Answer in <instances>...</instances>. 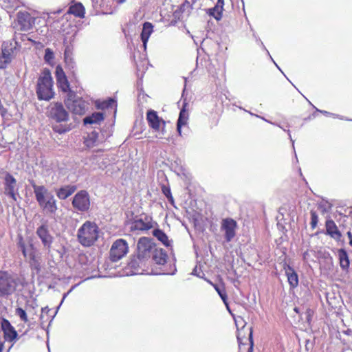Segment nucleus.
Returning a JSON list of instances; mask_svg holds the SVG:
<instances>
[{
	"instance_id": "1",
	"label": "nucleus",
	"mask_w": 352,
	"mask_h": 352,
	"mask_svg": "<svg viewBox=\"0 0 352 352\" xmlns=\"http://www.w3.org/2000/svg\"><path fill=\"white\" fill-rule=\"evenodd\" d=\"M34 189L36 200L42 210L48 214H55L58 207L54 195L45 186H38L34 181L30 182Z\"/></svg>"
},
{
	"instance_id": "2",
	"label": "nucleus",
	"mask_w": 352,
	"mask_h": 352,
	"mask_svg": "<svg viewBox=\"0 0 352 352\" xmlns=\"http://www.w3.org/2000/svg\"><path fill=\"white\" fill-rule=\"evenodd\" d=\"M20 285L21 282L16 274L0 270V298L8 299L16 294Z\"/></svg>"
},
{
	"instance_id": "3",
	"label": "nucleus",
	"mask_w": 352,
	"mask_h": 352,
	"mask_svg": "<svg viewBox=\"0 0 352 352\" xmlns=\"http://www.w3.org/2000/svg\"><path fill=\"white\" fill-rule=\"evenodd\" d=\"M36 94L40 100H50L54 97L53 80L49 69H45L38 78Z\"/></svg>"
},
{
	"instance_id": "4",
	"label": "nucleus",
	"mask_w": 352,
	"mask_h": 352,
	"mask_svg": "<svg viewBox=\"0 0 352 352\" xmlns=\"http://www.w3.org/2000/svg\"><path fill=\"white\" fill-rule=\"evenodd\" d=\"M78 239L85 247L94 245L99 236V228L95 223L86 221L78 230Z\"/></svg>"
},
{
	"instance_id": "5",
	"label": "nucleus",
	"mask_w": 352,
	"mask_h": 352,
	"mask_svg": "<svg viewBox=\"0 0 352 352\" xmlns=\"http://www.w3.org/2000/svg\"><path fill=\"white\" fill-rule=\"evenodd\" d=\"M67 109L72 113L82 115L88 109L89 103L80 98H78L74 91H69L65 100Z\"/></svg>"
},
{
	"instance_id": "6",
	"label": "nucleus",
	"mask_w": 352,
	"mask_h": 352,
	"mask_svg": "<svg viewBox=\"0 0 352 352\" xmlns=\"http://www.w3.org/2000/svg\"><path fill=\"white\" fill-rule=\"evenodd\" d=\"M156 246L151 239L140 238L137 244V255L151 264V256Z\"/></svg>"
},
{
	"instance_id": "7",
	"label": "nucleus",
	"mask_w": 352,
	"mask_h": 352,
	"mask_svg": "<svg viewBox=\"0 0 352 352\" xmlns=\"http://www.w3.org/2000/svg\"><path fill=\"white\" fill-rule=\"evenodd\" d=\"M16 41L14 44L9 42H3L1 45V53L0 54V69H4L12 62L16 53Z\"/></svg>"
},
{
	"instance_id": "8",
	"label": "nucleus",
	"mask_w": 352,
	"mask_h": 352,
	"mask_svg": "<svg viewBox=\"0 0 352 352\" xmlns=\"http://www.w3.org/2000/svg\"><path fill=\"white\" fill-rule=\"evenodd\" d=\"M129 251L127 242L122 239L115 241L110 249L109 258L113 262H116L124 257Z\"/></svg>"
},
{
	"instance_id": "9",
	"label": "nucleus",
	"mask_w": 352,
	"mask_h": 352,
	"mask_svg": "<svg viewBox=\"0 0 352 352\" xmlns=\"http://www.w3.org/2000/svg\"><path fill=\"white\" fill-rule=\"evenodd\" d=\"M47 116L56 122H65L68 120L69 113L60 102L51 103L47 107Z\"/></svg>"
},
{
	"instance_id": "10",
	"label": "nucleus",
	"mask_w": 352,
	"mask_h": 352,
	"mask_svg": "<svg viewBox=\"0 0 352 352\" xmlns=\"http://www.w3.org/2000/svg\"><path fill=\"white\" fill-rule=\"evenodd\" d=\"M0 173L4 175V194L14 201H16L18 188L16 187V179L8 171L0 170Z\"/></svg>"
},
{
	"instance_id": "11",
	"label": "nucleus",
	"mask_w": 352,
	"mask_h": 352,
	"mask_svg": "<svg viewBox=\"0 0 352 352\" xmlns=\"http://www.w3.org/2000/svg\"><path fill=\"white\" fill-rule=\"evenodd\" d=\"M72 206L80 212L88 210L90 206L89 196L87 191L80 190L74 197Z\"/></svg>"
},
{
	"instance_id": "12",
	"label": "nucleus",
	"mask_w": 352,
	"mask_h": 352,
	"mask_svg": "<svg viewBox=\"0 0 352 352\" xmlns=\"http://www.w3.org/2000/svg\"><path fill=\"white\" fill-rule=\"evenodd\" d=\"M152 218L149 216H141L140 218L134 219L131 223V229L132 230L146 231L154 227Z\"/></svg>"
},
{
	"instance_id": "13",
	"label": "nucleus",
	"mask_w": 352,
	"mask_h": 352,
	"mask_svg": "<svg viewBox=\"0 0 352 352\" xmlns=\"http://www.w3.org/2000/svg\"><path fill=\"white\" fill-rule=\"evenodd\" d=\"M151 264L144 259H142L138 255L133 258L129 263V267L134 274H142L148 273V268Z\"/></svg>"
},
{
	"instance_id": "14",
	"label": "nucleus",
	"mask_w": 352,
	"mask_h": 352,
	"mask_svg": "<svg viewBox=\"0 0 352 352\" xmlns=\"http://www.w3.org/2000/svg\"><path fill=\"white\" fill-rule=\"evenodd\" d=\"M236 222L230 218L223 219L221 223V230L225 232V239L227 242H230L235 236Z\"/></svg>"
},
{
	"instance_id": "15",
	"label": "nucleus",
	"mask_w": 352,
	"mask_h": 352,
	"mask_svg": "<svg viewBox=\"0 0 352 352\" xmlns=\"http://www.w3.org/2000/svg\"><path fill=\"white\" fill-rule=\"evenodd\" d=\"M1 329L4 334V338L6 341L12 342L17 339L18 333L14 327L11 324L8 320L2 318L1 322Z\"/></svg>"
},
{
	"instance_id": "16",
	"label": "nucleus",
	"mask_w": 352,
	"mask_h": 352,
	"mask_svg": "<svg viewBox=\"0 0 352 352\" xmlns=\"http://www.w3.org/2000/svg\"><path fill=\"white\" fill-rule=\"evenodd\" d=\"M146 120L149 126L155 131H160L161 125L163 129L166 124V122L158 116L157 112L152 109L147 111Z\"/></svg>"
},
{
	"instance_id": "17",
	"label": "nucleus",
	"mask_w": 352,
	"mask_h": 352,
	"mask_svg": "<svg viewBox=\"0 0 352 352\" xmlns=\"http://www.w3.org/2000/svg\"><path fill=\"white\" fill-rule=\"evenodd\" d=\"M56 76L57 85L63 92L68 94L69 91H73L70 89L69 81L63 69L60 66H57L56 68Z\"/></svg>"
},
{
	"instance_id": "18",
	"label": "nucleus",
	"mask_w": 352,
	"mask_h": 352,
	"mask_svg": "<svg viewBox=\"0 0 352 352\" xmlns=\"http://www.w3.org/2000/svg\"><path fill=\"white\" fill-rule=\"evenodd\" d=\"M36 233L41 240L43 246L49 250L53 242V237L50 234L47 226L45 224L41 225L37 228Z\"/></svg>"
},
{
	"instance_id": "19",
	"label": "nucleus",
	"mask_w": 352,
	"mask_h": 352,
	"mask_svg": "<svg viewBox=\"0 0 352 352\" xmlns=\"http://www.w3.org/2000/svg\"><path fill=\"white\" fill-rule=\"evenodd\" d=\"M19 29L22 31H28L32 28L34 19L28 12H19L17 17Z\"/></svg>"
},
{
	"instance_id": "20",
	"label": "nucleus",
	"mask_w": 352,
	"mask_h": 352,
	"mask_svg": "<svg viewBox=\"0 0 352 352\" xmlns=\"http://www.w3.org/2000/svg\"><path fill=\"white\" fill-rule=\"evenodd\" d=\"M325 228L326 234L330 236L332 239L337 241H340L342 234L332 219H327L326 221Z\"/></svg>"
},
{
	"instance_id": "21",
	"label": "nucleus",
	"mask_w": 352,
	"mask_h": 352,
	"mask_svg": "<svg viewBox=\"0 0 352 352\" xmlns=\"http://www.w3.org/2000/svg\"><path fill=\"white\" fill-rule=\"evenodd\" d=\"M167 258V254L163 249L155 248L151 256V264L154 263L157 265H164Z\"/></svg>"
},
{
	"instance_id": "22",
	"label": "nucleus",
	"mask_w": 352,
	"mask_h": 352,
	"mask_svg": "<svg viewBox=\"0 0 352 352\" xmlns=\"http://www.w3.org/2000/svg\"><path fill=\"white\" fill-rule=\"evenodd\" d=\"M76 190V186L67 185L55 190L58 199L64 200L72 195Z\"/></svg>"
},
{
	"instance_id": "23",
	"label": "nucleus",
	"mask_w": 352,
	"mask_h": 352,
	"mask_svg": "<svg viewBox=\"0 0 352 352\" xmlns=\"http://www.w3.org/2000/svg\"><path fill=\"white\" fill-rule=\"evenodd\" d=\"M338 257L341 269L343 271L347 272L349 268L350 261L346 251L342 248L339 249L338 250Z\"/></svg>"
},
{
	"instance_id": "24",
	"label": "nucleus",
	"mask_w": 352,
	"mask_h": 352,
	"mask_svg": "<svg viewBox=\"0 0 352 352\" xmlns=\"http://www.w3.org/2000/svg\"><path fill=\"white\" fill-rule=\"evenodd\" d=\"M206 280L209 284H210L211 285L213 286V287L214 288L216 292L218 293V294L221 297L223 303L226 306L227 309L230 312V309L229 308V305H228V303L227 301L228 296H227V294H226V291L224 285L223 284H221V285L214 284L210 280H208V279H206Z\"/></svg>"
},
{
	"instance_id": "25",
	"label": "nucleus",
	"mask_w": 352,
	"mask_h": 352,
	"mask_svg": "<svg viewBox=\"0 0 352 352\" xmlns=\"http://www.w3.org/2000/svg\"><path fill=\"white\" fill-rule=\"evenodd\" d=\"M186 104L184 103L182 110L180 111L179 118L177 122V130L180 136L182 135V126L186 125L188 120V113L186 110Z\"/></svg>"
},
{
	"instance_id": "26",
	"label": "nucleus",
	"mask_w": 352,
	"mask_h": 352,
	"mask_svg": "<svg viewBox=\"0 0 352 352\" xmlns=\"http://www.w3.org/2000/svg\"><path fill=\"white\" fill-rule=\"evenodd\" d=\"M153 31V26L149 22H145L143 24V28L141 33V40L143 43L144 49H146V43L148 38Z\"/></svg>"
},
{
	"instance_id": "27",
	"label": "nucleus",
	"mask_w": 352,
	"mask_h": 352,
	"mask_svg": "<svg viewBox=\"0 0 352 352\" xmlns=\"http://www.w3.org/2000/svg\"><path fill=\"white\" fill-rule=\"evenodd\" d=\"M224 5V0H217L215 6L209 9L208 14L212 16L217 21L222 17V11Z\"/></svg>"
},
{
	"instance_id": "28",
	"label": "nucleus",
	"mask_w": 352,
	"mask_h": 352,
	"mask_svg": "<svg viewBox=\"0 0 352 352\" xmlns=\"http://www.w3.org/2000/svg\"><path fill=\"white\" fill-rule=\"evenodd\" d=\"M285 273L287 276V280L289 285L292 288H295L298 285V276L295 270L288 266V267L285 270Z\"/></svg>"
},
{
	"instance_id": "29",
	"label": "nucleus",
	"mask_w": 352,
	"mask_h": 352,
	"mask_svg": "<svg viewBox=\"0 0 352 352\" xmlns=\"http://www.w3.org/2000/svg\"><path fill=\"white\" fill-rule=\"evenodd\" d=\"M104 119V115L101 112H94L91 115L86 116L84 120L85 124H100Z\"/></svg>"
},
{
	"instance_id": "30",
	"label": "nucleus",
	"mask_w": 352,
	"mask_h": 352,
	"mask_svg": "<svg viewBox=\"0 0 352 352\" xmlns=\"http://www.w3.org/2000/svg\"><path fill=\"white\" fill-rule=\"evenodd\" d=\"M69 12L79 18L85 17V8L81 3H76L69 8Z\"/></svg>"
},
{
	"instance_id": "31",
	"label": "nucleus",
	"mask_w": 352,
	"mask_h": 352,
	"mask_svg": "<svg viewBox=\"0 0 352 352\" xmlns=\"http://www.w3.org/2000/svg\"><path fill=\"white\" fill-rule=\"evenodd\" d=\"M153 234L165 246L170 247L171 245V241L168 240V236L162 230H154L153 231Z\"/></svg>"
},
{
	"instance_id": "32",
	"label": "nucleus",
	"mask_w": 352,
	"mask_h": 352,
	"mask_svg": "<svg viewBox=\"0 0 352 352\" xmlns=\"http://www.w3.org/2000/svg\"><path fill=\"white\" fill-rule=\"evenodd\" d=\"M99 134L96 131H92L91 133L88 135L87 138L85 140V144L89 147H93L95 145L98 144Z\"/></svg>"
},
{
	"instance_id": "33",
	"label": "nucleus",
	"mask_w": 352,
	"mask_h": 352,
	"mask_svg": "<svg viewBox=\"0 0 352 352\" xmlns=\"http://www.w3.org/2000/svg\"><path fill=\"white\" fill-rule=\"evenodd\" d=\"M44 59L45 61L48 64H51L54 59V52L50 48H46L45 50Z\"/></svg>"
},
{
	"instance_id": "34",
	"label": "nucleus",
	"mask_w": 352,
	"mask_h": 352,
	"mask_svg": "<svg viewBox=\"0 0 352 352\" xmlns=\"http://www.w3.org/2000/svg\"><path fill=\"white\" fill-rule=\"evenodd\" d=\"M15 314L23 322H27L28 321L26 311L21 307H17L15 310Z\"/></svg>"
},
{
	"instance_id": "35",
	"label": "nucleus",
	"mask_w": 352,
	"mask_h": 352,
	"mask_svg": "<svg viewBox=\"0 0 352 352\" xmlns=\"http://www.w3.org/2000/svg\"><path fill=\"white\" fill-rule=\"evenodd\" d=\"M311 229H315L317 226L318 222V216L316 211L311 210Z\"/></svg>"
},
{
	"instance_id": "36",
	"label": "nucleus",
	"mask_w": 352,
	"mask_h": 352,
	"mask_svg": "<svg viewBox=\"0 0 352 352\" xmlns=\"http://www.w3.org/2000/svg\"><path fill=\"white\" fill-rule=\"evenodd\" d=\"M115 103V100L112 98L109 99L107 101H104L101 104H97L98 109H105L112 107Z\"/></svg>"
},
{
	"instance_id": "37",
	"label": "nucleus",
	"mask_w": 352,
	"mask_h": 352,
	"mask_svg": "<svg viewBox=\"0 0 352 352\" xmlns=\"http://www.w3.org/2000/svg\"><path fill=\"white\" fill-rule=\"evenodd\" d=\"M53 130L58 133L60 134L64 133L67 131H69L70 130V128L69 126H67L65 125H54L53 126Z\"/></svg>"
},
{
	"instance_id": "38",
	"label": "nucleus",
	"mask_w": 352,
	"mask_h": 352,
	"mask_svg": "<svg viewBox=\"0 0 352 352\" xmlns=\"http://www.w3.org/2000/svg\"><path fill=\"white\" fill-rule=\"evenodd\" d=\"M162 190L163 194L167 197L168 201L171 203L173 202V197H172L170 189L169 187H167L166 186H163L162 187Z\"/></svg>"
},
{
	"instance_id": "39",
	"label": "nucleus",
	"mask_w": 352,
	"mask_h": 352,
	"mask_svg": "<svg viewBox=\"0 0 352 352\" xmlns=\"http://www.w3.org/2000/svg\"><path fill=\"white\" fill-rule=\"evenodd\" d=\"M249 340L250 342V346L249 347L248 352H252V351H253V340H252V331H250V333Z\"/></svg>"
},
{
	"instance_id": "40",
	"label": "nucleus",
	"mask_w": 352,
	"mask_h": 352,
	"mask_svg": "<svg viewBox=\"0 0 352 352\" xmlns=\"http://www.w3.org/2000/svg\"><path fill=\"white\" fill-rule=\"evenodd\" d=\"M19 247L20 249L23 248L25 247L24 242L23 241L22 238L20 239L19 243H18Z\"/></svg>"
},
{
	"instance_id": "41",
	"label": "nucleus",
	"mask_w": 352,
	"mask_h": 352,
	"mask_svg": "<svg viewBox=\"0 0 352 352\" xmlns=\"http://www.w3.org/2000/svg\"><path fill=\"white\" fill-rule=\"evenodd\" d=\"M192 274L200 277V276L197 273V267H195L192 270Z\"/></svg>"
},
{
	"instance_id": "42",
	"label": "nucleus",
	"mask_w": 352,
	"mask_h": 352,
	"mask_svg": "<svg viewBox=\"0 0 352 352\" xmlns=\"http://www.w3.org/2000/svg\"><path fill=\"white\" fill-rule=\"evenodd\" d=\"M74 287H72V289H70L67 293H66V294H65L63 295V299H62V302H63V300H64L65 299V298L67 297V294H68L69 292H72V290L73 289V288H74Z\"/></svg>"
},
{
	"instance_id": "43",
	"label": "nucleus",
	"mask_w": 352,
	"mask_h": 352,
	"mask_svg": "<svg viewBox=\"0 0 352 352\" xmlns=\"http://www.w3.org/2000/svg\"><path fill=\"white\" fill-rule=\"evenodd\" d=\"M24 256H27L25 247L21 249Z\"/></svg>"
},
{
	"instance_id": "44",
	"label": "nucleus",
	"mask_w": 352,
	"mask_h": 352,
	"mask_svg": "<svg viewBox=\"0 0 352 352\" xmlns=\"http://www.w3.org/2000/svg\"><path fill=\"white\" fill-rule=\"evenodd\" d=\"M50 309L47 307L42 308V313H47Z\"/></svg>"
},
{
	"instance_id": "45",
	"label": "nucleus",
	"mask_w": 352,
	"mask_h": 352,
	"mask_svg": "<svg viewBox=\"0 0 352 352\" xmlns=\"http://www.w3.org/2000/svg\"><path fill=\"white\" fill-rule=\"evenodd\" d=\"M317 111H318L321 112V113H323L324 115H327H327H329V114H330V113H329V112H327V111H320V110H318V109H317Z\"/></svg>"
},
{
	"instance_id": "46",
	"label": "nucleus",
	"mask_w": 352,
	"mask_h": 352,
	"mask_svg": "<svg viewBox=\"0 0 352 352\" xmlns=\"http://www.w3.org/2000/svg\"><path fill=\"white\" fill-rule=\"evenodd\" d=\"M308 256V252H305L303 253V259H306L307 256Z\"/></svg>"
},
{
	"instance_id": "47",
	"label": "nucleus",
	"mask_w": 352,
	"mask_h": 352,
	"mask_svg": "<svg viewBox=\"0 0 352 352\" xmlns=\"http://www.w3.org/2000/svg\"><path fill=\"white\" fill-rule=\"evenodd\" d=\"M347 236H348V237L349 238L350 240H351V239H352V234H351V232L350 231H349L347 232Z\"/></svg>"
},
{
	"instance_id": "48",
	"label": "nucleus",
	"mask_w": 352,
	"mask_h": 352,
	"mask_svg": "<svg viewBox=\"0 0 352 352\" xmlns=\"http://www.w3.org/2000/svg\"><path fill=\"white\" fill-rule=\"evenodd\" d=\"M261 44H262V46L263 47V48L267 51V54L270 55V53H269V52L266 50V48H265V47L264 44H263L262 42H261Z\"/></svg>"
},
{
	"instance_id": "49",
	"label": "nucleus",
	"mask_w": 352,
	"mask_h": 352,
	"mask_svg": "<svg viewBox=\"0 0 352 352\" xmlns=\"http://www.w3.org/2000/svg\"><path fill=\"white\" fill-rule=\"evenodd\" d=\"M288 133H289V138L291 139L292 142V144H294V141L292 140V138H291V135L289 133V131H288Z\"/></svg>"
},
{
	"instance_id": "50",
	"label": "nucleus",
	"mask_w": 352,
	"mask_h": 352,
	"mask_svg": "<svg viewBox=\"0 0 352 352\" xmlns=\"http://www.w3.org/2000/svg\"><path fill=\"white\" fill-rule=\"evenodd\" d=\"M349 245H350L351 246H352V239H351V240H350V241H349Z\"/></svg>"
},
{
	"instance_id": "51",
	"label": "nucleus",
	"mask_w": 352,
	"mask_h": 352,
	"mask_svg": "<svg viewBox=\"0 0 352 352\" xmlns=\"http://www.w3.org/2000/svg\"><path fill=\"white\" fill-rule=\"evenodd\" d=\"M237 340H239V342L241 343L240 338L239 337L237 338Z\"/></svg>"
},
{
	"instance_id": "52",
	"label": "nucleus",
	"mask_w": 352,
	"mask_h": 352,
	"mask_svg": "<svg viewBox=\"0 0 352 352\" xmlns=\"http://www.w3.org/2000/svg\"><path fill=\"white\" fill-rule=\"evenodd\" d=\"M294 310H295V311L298 312L297 308H295Z\"/></svg>"
}]
</instances>
